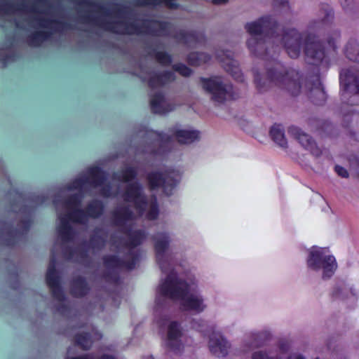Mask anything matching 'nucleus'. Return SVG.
<instances>
[{
	"label": "nucleus",
	"mask_w": 359,
	"mask_h": 359,
	"mask_svg": "<svg viewBox=\"0 0 359 359\" xmlns=\"http://www.w3.org/2000/svg\"><path fill=\"white\" fill-rule=\"evenodd\" d=\"M340 81L344 91L359 93V77L356 74L349 69H344L340 74Z\"/></svg>",
	"instance_id": "20e7f679"
},
{
	"label": "nucleus",
	"mask_w": 359,
	"mask_h": 359,
	"mask_svg": "<svg viewBox=\"0 0 359 359\" xmlns=\"http://www.w3.org/2000/svg\"><path fill=\"white\" fill-rule=\"evenodd\" d=\"M180 335V332L177 325L175 323H170L168 325L167 345L172 347L174 345V342L177 341Z\"/></svg>",
	"instance_id": "f8f14e48"
},
{
	"label": "nucleus",
	"mask_w": 359,
	"mask_h": 359,
	"mask_svg": "<svg viewBox=\"0 0 359 359\" xmlns=\"http://www.w3.org/2000/svg\"><path fill=\"white\" fill-rule=\"evenodd\" d=\"M76 342L83 349H87L90 347L92 342L87 335L79 336L76 340Z\"/></svg>",
	"instance_id": "6ab92c4d"
},
{
	"label": "nucleus",
	"mask_w": 359,
	"mask_h": 359,
	"mask_svg": "<svg viewBox=\"0 0 359 359\" xmlns=\"http://www.w3.org/2000/svg\"><path fill=\"white\" fill-rule=\"evenodd\" d=\"M290 133L295 137V138L303 147L309 149L314 154H318V151L315 142H313L312 139L307 134L302 132L297 128H290Z\"/></svg>",
	"instance_id": "423d86ee"
},
{
	"label": "nucleus",
	"mask_w": 359,
	"mask_h": 359,
	"mask_svg": "<svg viewBox=\"0 0 359 359\" xmlns=\"http://www.w3.org/2000/svg\"><path fill=\"white\" fill-rule=\"evenodd\" d=\"M53 275L54 273L53 270L49 269L47 273V281L50 286H53L55 285V280L53 278Z\"/></svg>",
	"instance_id": "4be33fe9"
},
{
	"label": "nucleus",
	"mask_w": 359,
	"mask_h": 359,
	"mask_svg": "<svg viewBox=\"0 0 359 359\" xmlns=\"http://www.w3.org/2000/svg\"><path fill=\"white\" fill-rule=\"evenodd\" d=\"M176 70L182 76H187L191 74L190 69L183 65H180L176 67Z\"/></svg>",
	"instance_id": "aec40b11"
},
{
	"label": "nucleus",
	"mask_w": 359,
	"mask_h": 359,
	"mask_svg": "<svg viewBox=\"0 0 359 359\" xmlns=\"http://www.w3.org/2000/svg\"><path fill=\"white\" fill-rule=\"evenodd\" d=\"M203 89L212 95V99L217 102H222L232 97L231 86H222L220 78L202 79Z\"/></svg>",
	"instance_id": "7ed1b4c3"
},
{
	"label": "nucleus",
	"mask_w": 359,
	"mask_h": 359,
	"mask_svg": "<svg viewBox=\"0 0 359 359\" xmlns=\"http://www.w3.org/2000/svg\"><path fill=\"white\" fill-rule=\"evenodd\" d=\"M228 348L227 341L222 337L217 339H211L210 340V351L218 357L225 356L227 354Z\"/></svg>",
	"instance_id": "0eeeda50"
},
{
	"label": "nucleus",
	"mask_w": 359,
	"mask_h": 359,
	"mask_svg": "<svg viewBox=\"0 0 359 359\" xmlns=\"http://www.w3.org/2000/svg\"><path fill=\"white\" fill-rule=\"evenodd\" d=\"M255 39L253 38H251L250 39L248 40V45L249 47H251V45H252V42L254 41Z\"/></svg>",
	"instance_id": "393cba45"
},
{
	"label": "nucleus",
	"mask_w": 359,
	"mask_h": 359,
	"mask_svg": "<svg viewBox=\"0 0 359 359\" xmlns=\"http://www.w3.org/2000/svg\"><path fill=\"white\" fill-rule=\"evenodd\" d=\"M175 137L182 144H190L198 138V133L194 130L177 129Z\"/></svg>",
	"instance_id": "6e6552de"
},
{
	"label": "nucleus",
	"mask_w": 359,
	"mask_h": 359,
	"mask_svg": "<svg viewBox=\"0 0 359 359\" xmlns=\"http://www.w3.org/2000/svg\"><path fill=\"white\" fill-rule=\"evenodd\" d=\"M253 359H305L304 357L299 355H290L287 352L286 345L280 346L277 351L276 354L268 357L262 351H256L253 353Z\"/></svg>",
	"instance_id": "39448f33"
},
{
	"label": "nucleus",
	"mask_w": 359,
	"mask_h": 359,
	"mask_svg": "<svg viewBox=\"0 0 359 359\" xmlns=\"http://www.w3.org/2000/svg\"><path fill=\"white\" fill-rule=\"evenodd\" d=\"M316 94L320 95L323 99L325 98V93H324V92L323 90H320V89L316 90Z\"/></svg>",
	"instance_id": "b1692460"
},
{
	"label": "nucleus",
	"mask_w": 359,
	"mask_h": 359,
	"mask_svg": "<svg viewBox=\"0 0 359 359\" xmlns=\"http://www.w3.org/2000/svg\"><path fill=\"white\" fill-rule=\"evenodd\" d=\"M191 288L184 283L178 282L175 274L172 273L158 287V295L170 298H180L183 309L193 313H199L205 309L203 299L197 294L191 293Z\"/></svg>",
	"instance_id": "f257e3e1"
},
{
	"label": "nucleus",
	"mask_w": 359,
	"mask_h": 359,
	"mask_svg": "<svg viewBox=\"0 0 359 359\" xmlns=\"http://www.w3.org/2000/svg\"><path fill=\"white\" fill-rule=\"evenodd\" d=\"M316 44H309L306 46V55L308 57H311L312 58L317 57V55H319V59H321L322 55H323L321 51H316Z\"/></svg>",
	"instance_id": "a211bd4d"
},
{
	"label": "nucleus",
	"mask_w": 359,
	"mask_h": 359,
	"mask_svg": "<svg viewBox=\"0 0 359 359\" xmlns=\"http://www.w3.org/2000/svg\"><path fill=\"white\" fill-rule=\"evenodd\" d=\"M190 60H191V62L193 65H198V62H195L192 61V60H191V59H190Z\"/></svg>",
	"instance_id": "a878e982"
},
{
	"label": "nucleus",
	"mask_w": 359,
	"mask_h": 359,
	"mask_svg": "<svg viewBox=\"0 0 359 359\" xmlns=\"http://www.w3.org/2000/svg\"><path fill=\"white\" fill-rule=\"evenodd\" d=\"M158 215V210L156 208H154L151 212L148 215V217L151 219H155Z\"/></svg>",
	"instance_id": "5701e85b"
},
{
	"label": "nucleus",
	"mask_w": 359,
	"mask_h": 359,
	"mask_svg": "<svg viewBox=\"0 0 359 359\" xmlns=\"http://www.w3.org/2000/svg\"><path fill=\"white\" fill-rule=\"evenodd\" d=\"M128 198H132L135 204H137L138 201H142L140 189L137 184H133L128 193Z\"/></svg>",
	"instance_id": "2eb2a0df"
},
{
	"label": "nucleus",
	"mask_w": 359,
	"mask_h": 359,
	"mask_svg": "<svg viewBox=\"0 0 359 359\" xmlns=\"http://www.w3.org/2000/svg\"><path fill=\"white\" fill-rule=\"evenodd\" d=\"M270 135L273 140L282 147L287 146V141L285 138L283 130L279 126L272 127Z\"/></svg>",
	"instance_id": "9b49d317"
},
{
	"label": "nucleus",
	"mask_w": 359,
	"mask_h": 359,
	"mask_svg": "<svg viewBox=\"0 0 359 359\" xmlns=\"http://www.w3.org/2000/svg\"><path fill=\"white\" fill-rule=\"evenodd\" d=\"M346 54L350 60L359 62V47L357 43H349L346 48Z\"/></svg>",
	"instance_id": "ddd939ff"
},
{
	"label": "nucleus",
	"mask_w": 359,
	"mask_h": 359,
	"mask_svg": "<svg viewBox=\"0 0 359 359\" xmlns=\"http://www.w3.org/2000/svg\"><path fill=\"white\" fill-rule=\"evenodd\" d=\"M335 170L337 174L342 177H347L348 175L346 170L339 165H337L335 167Z\"/></svg>",
	"instance_id": "412c9836"
},
{
	"label": "nucleus",
	"mask_w": 359,
	"mask_h": 359,
	"mask_svg": "<svg viewBox=\"0 0 359 359\" xmlns=\"http://www.w3.org/2000/svg\"><path fill=\"white\" fill-rule=\"evenodd\" d=\"M297 32L295 30L291 31L290 34H287L285 36H284L283 40L285 43H287L290 41H297ZM285 46L287 53L291 57H297L299 55V49L297 44H292L291 46H287V44H285Z\"/></svg>",
	"instance_id": "1a4fd4ad"
},
{
	"label": "nucleus",
	"mask_w": 359,
	"mask_h": 359,
	"mask_svg": "<svg viewBox=\"0 0 359 359\" xmlns=\"http://www.w3.org/2000/svg\"><path fill=\"white\" fill-rule=\"evenodd\" d=\"M327 249L313 247L310 250L309 257L307 260L308 266L313 270H318L320 264L323 269V278H327L332 276L337 269L335 258L332 255L325 256Z\"/></svg>",
	"instance_id": "f03ea898"
},
{
	"label": "nucleus",
	"mask_w": 359,
	"mask_h": 359,
	"mask_svg": "<svg viewBox=\"0 0 359 359\" xmlns=\"http://www.w3.org/2000/svg\"><path fill=\"white\" fill-rule=\"evenodd\" d=\"M149 183L152 188L158 187L164 184V180L159 173H154L149 177Z\"/></svg>",
	"instance_id": "dca6fc26"
},
{
	"label": "nucleus",
	"mask_w": 359,
	"mask_h": 359,
	"mask_svg": "<svg viewBox=\"0 0 359 359\" xmlns=\"http://www.w3.org/2000/svg\"><path fill=\"white\" fill-rule=\"evenodd\" d=\"M168 245V241L167 240H163L162 241H158L156 243V254H157V259L159 262L160 264H161V259L162 258V253L163 252V250L166 248Z\"/></svg>",
	"instance_id": "f3484780"
},
{
	"label": "nucleus",
	"mask_w": 359,
	"mask_h": 359,
	"mask_svg": "<svg viewBox=\"0 0 359 359\" xmlns=\"http://www.w3.org/2000/svg\"><path fill=\"white\" fill-rule=\"evenodd\" d=\"M263 20L258 22L249 23L246 25L248 32L252 36L257 35L262 31Z\"/></svg>",
	"instance_id": "4468645a"
},
{
	"label": "nucleus",
	"mask_w": 359,
	"mask_h": 359,
	"mask_svg": "<svg viewBox=\"0 0 359 359\" xmlns=\"http://www.w3.org/2000/svg\"><path fill=\"white\" fill-rule=\"evenodd\" d=\"M151 106L153 111L157 114H164L168 111V104L163 97L160 95H156L151 100Z\"/></svg>",
	"instance_id": "9d476101"
}]
</instances>
